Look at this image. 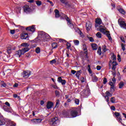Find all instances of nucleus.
Segmentation results:
<instances>
[{"mask_svg": "<svg viewBox=\"0 0 126 126\" xmlns=\"http://www.w3.org/2000/svg\"><path fill=\"white\" fill-rule=\"evenodd\" d=\"M21 47H25V48H22V49H19V50L15 52V56H17V57H19L20 58L21 56L24 55L25 53L28 52L30 49L28 48L29 47V45L27 43H23L21 44Z\"/></svg>", "mask_w": 126, "mask_h": 126, "instance_id": "1", "label": "nucleus"}, {"mask_svg": "<svg viewBox=\"0 0 126 126\" xmlns=\"http://www.w3.org/2000/svg\"><path fill=\"white\" fill-rule=\"evenodd\" d=\"M49 123L51 126H57L58 125H59V124H60V120L58 117H55L50 119L49 121Z\"/></svg>", "mask_w": 126, "mask_h": 126, "instance_id": "2", "label": "nucleus"}, {"mask_svg": "<svg viewBox=\"0 0 126 126\" xmlns=\"http://www.w3.org/2000/svg\"><path fill=\"white\" fill-rule=\"evenodd\" d=\"M39 35L40 36V38L39 39L40 42H46V33L44 32H39Z\"/></svg>", "mask_w": 126, "mask_h": 126, "instance_id": "3", "label": "nucleus"}, {"mask_svg": "<svg viewBox=\"0 0 126 126\" xmlns=\"http://www.w3.org/2000/svg\"><path fill=\"white\" fill-rule=\"evenodd\" d=\"M114 115L115 116V118H116L118 122L121 123V124L123 125V126H125V124L122 123V116H121V114H120V113L116 112L114 113Z\"/></svg>", "mask_w": 126, "mask_h": 126, "instance_id": "4", "label": "nucleus"}, {"mask_svg": "<svg viewBox=\"0 0 126 126\" xmlns=\"http://www.w3.org/2000/svg\"><path fill=\"white\" fill-rule=\"evenodd\" d=\"M24 8V12H26V13H30V12H32L33 11V10L30 8L29 5H25L23 6Z\"/></svg>", "mask_w": 126, "mask_h": 126, "instance_id": "5", "label": "nucleus"}, {"mask_svg": "<svg viewBox=\"0 0 126 126\" xmlns=\"http://www.w3.org/2000/svg\"><path fill=\"white\" fill-rule=\"evenodd\" d=\"M70 117L72 118H76L78 116V111L77 109H73L71 111L70 113Z\"/></svg>", "mask_w": 126, "mask_h": 126, "instance_id": "6", "label": "nucleus"}, {"mask_svg": "<svg viewBox=\"0 0 126 126\" xmlns=\"http://www.w3.org/2000/svg\"><path fill=\"white\" fill-rule=\"evenodd\" d=\"M118 24L121 28L126 30V23L124 21H121V19H118Z\"/></svg>", "mask_w": 126, "mask_h": 126, "instance_id": "7", "label": "nucleus"}, {"mask_svg": "<svg viewBox=\"0 0 126 126\" xmlns=\"http://www.w3.org/2000/svg\"><path fill=\"white\" fill-rule=\"evenodd\" d=\"M59 42H60V43H63V44H66L67 49H69V48H70V47H71V44L69 42H67L66 40H65L63 39L60 38Z\"/></svg>", "mask_w": 126, "mask_h": 126, "instance_id": "8", "label": "nucleus"}, {"mask_svg": "<svg viewBox=\"0 0 126 126\" xmlns=\"http://www.w3.org/2000/svg\"><path fill=\"white\" fill-rule=\"evenodd\" d=\"M26 30L27 31H30V32H32V33H34V32H35V31H36V28H35V25H32V26L27 27L26 29Z\"/></svg>", "mask_w": 126, "mask_h": 126, "instance_id": "9", "label": "nucleus"}, {"mask_svg": "<svg viewBox=\"0 0 126 126\" xmlns=\"http://www.w3.org/2000/svg\"><path fill=\"white\" fill-rule=\"evenodd\" d=\"M95 24L94 25V27L95 28H97V27H99V26L102 24V20H101L99 18H97L95 19Z\"/></svg>", "mask_w": 126, "mask_h": 126, "instance_id": "10", "label": "nucleus"}, {"mask_svg": "<svg viewBox=\"0 0 126 126\" xmlns=\"http://www.w3.org/2000/svg\"><path fill=\"white\" fill-rule=\"evenodd\" d=\"M31 75V71H24L22 74L23 77L25 78H28Z\"/></svg>", "mask_w": 126, "mask_h": 126, "instance_id": "11", "label": "nucleus"}, {"mask_svg": "<svg viewBox=\"0 0 126 126\" xmlns=\"http://www.w3.org/2000/svg\"><path fill=\"white\" fill-rule=\"evenodd\" d=\"M86 28L87 31H90V30L92 28V23L90 21L87 22L86 24Z\"/></svg>", "mask_w": 126, "mask_h": 126, "instance_id": "12", "label": "nucleus"}, {"mask_svg": "<svg viewBox=\"0 0 126 126\" xmlns=\"http://www.w3.org/2000/svg\"><path fill=\"white\" fill-rule=\"evenodd\" d=\"M89 95H90V91L87 89L84 90L83 91V95L84 96V97L86 98L87 97H88Z\"/></svg>", "mask_w": 126, "mask_h": 126, "instance_id": "13", "label": "nucleus"}, {"mask_svg": "<svg viewBox=\"0 0 126 126\" xmlns=\"http://www.w3.org/2000/svg\"><path fill=\"white\" fill-rule=\"evenodd\" d=\"M21 37L23 40H26L28 38V33L25 32H23L21 35Z\"/></svg>", "mask_w": 126, "mask_h": 126, "instance_id": "14", "label": "nucleus"}, {"mask_svg": "<svg viewBox=\"0 0 126 126\" xmlns=\"http://www.w3.org/2000/svg\"><path fill=\"white\" fill-rule=\"evenodd\" d=\"M58 81L59 83H61L62 85H65V83H66V81L65 80H63L62 77H58Z\"/></svg>", "mask_w": 126, "mask_h": 126, "instance_id": "15", "label": "nucleus"}, {"mask_svg": "<svg viewBox=\"0 0 126 126\" xmlns=\"http://www.w3.org/2000/svg\"><path fill=\"white\" fill-rule=\"evenodd\" d=\"M62 115L63 116L64 118H70V114H69V112L66 110L63 111Z\"/></svg>", "mask_w": 126, "mask_h": 126, "instance_id": "16", "label": "nucleus"}, {"mask_svg": "<svg viewBox=\"0 0 126 126\" xmlns=\"http://www.w3.org/2000/svg\"><path fill=\"white\" fill-rule=\"evenodd\" d=\"M53 106H54V103L51 101H48L46 105V108L49 110V109H52V108H53Z\"/></svg>", "mask_w": 126, "mask_h": 126, "instance_id": "17", "label": "nucleus"}, {"mask_svg": "<svg viewBox=\"0 0 126 126\" xmlns=\"http://www.w3.org/2000/svg\"><path fill=\"white\" fill-rule=\"evenodd\" d=\"M3 109L5 112H7V113H11L12 110L10 107H8L7 106L4 105L3 107Z\"/></svg>", "mask_w": 126, "mask_h": 126, "instance_id": "18", "label": "nucleus"}, {"mask_svg": "<svg viewBox=\"0 0 126 126\" xmlns=\"http://www.w3.org/2000/svg\"><path fill=\"white\" fill-rule=\"evenodd\" d=\"M92 76V81L93 82H97L98 81V77L95 75H91Z\"/></svg>", "mask_w": 126, "mask_h": 126, "instance_id": "19", "label": "nucleus"}, {"mask_svg": "<svg viewBox=\"0 0 126 126\" xmlns=\"http://www.w3.org/2000/svg\"><path fill=\"white\" fill-rule=\"evenodd\" d=\"M32 123H34L35 124H39V123H41L42 122V119H32Z\"/></svg>", "mask_w": 126, "mask_h": 126, "instance_id": "20", "label": "nucleus"}, {"mask_svg": "<svg viewBox=\"0 0 126 126\" xmlns=\"http://www.w3.org/2000/svg\"><path fill=\"white\" fill-rule=\"evenodd\" d=\"M117 65H118V63H117V62L113 61L112 62V69L114 71H116V68H117Z\"/></svg>", "mask_w": 126, "mask_h": 126, "instance_id": "21", "label": "nucleus"}, {"mask_svg": "<svg viewBox=\"0 0 126 126\" xmlns=\"http://www.w3.org/2000/svg\"><path fill=\"white\" fill-rule=\"evenodd\" d=\"M54 12L55 13L56 18H59V17H61V14H60V11H59V10L56 9L54 10Z\"/></svg>", "mask_w": 126, "mask_h": 126, "instance_id": "22", "label": "nucleus"}, {"mask_svg": "<svg viewBox=\"0 0 126 126\" xmlns=\"http://www.w3.org/2000/svg\"><path fill=\"white\" fill-rule=\"evenodd\" d=\"M9 58H10V56H7L5 55L3 56L2 59L4 62H8L9 61Z\"/></svg>", "mask_w": 126, "mask_h": 126, "instance_id": "23", "label": "nucleus"}, {"mask_svg": "<svg viewBox=\"0 0 126 126\" xmlns=\"http://www.w3.org/2000/svg\"><path fill=\"white\" fill-rule=\"evenodd\" d=\"M105 96H104L105 99H107V97H112L113 96V94L110 93V92L106 91L105 93Z\"/></svg>", "mask_w": 126, "mask_h": 126, "instance_id": "24", "label": "nucleus"}, {"mask_svg": "<svg viewBox=\"0 0 126 126\" xmlns=\"http://www.w3.org/2000/svg\"><path fill=\"white\" fill-rule=\"evenodd\" d=\"M92 48L93 51H96L98 49V45L96 43H93L92 44Z\"/></svg>", "mask_w": 126, "mask_h": 126, "instance_id": "25", "label": "nucleus"}, {"mask_svg": "<svg viewBox=\"0 0 126 126\" xmlns=\"http://www.w3.org/2000/svg\"><path fill=\"white\" fill-rule=\"evenodd\" d=\"M104 35H106L107 37L108 38V40L110 41H113V39L112 38V37L111 36V34L110 33V32L108 31V32L104 34Z\"/></svg>", "mask_w": 126, "mask_h": 126, "instance_id": "26", "label": "nucleus"}, {"mask_svg": "<svg viewBox=\"0 0 126 126\" xmlns=\"http://www.w3.org/2000/svg\"><path fill=\"white\" fill-rule=\"evenodd\" d=\"M118 10L121 14H123V15H125V14H126V11H125L124 9L120 8L118 9Z\"/></svg>", "mask_w": 126, "mask_h": 126, "instance_id": "27", "label": "nucleus"}, {"mask_svg": "<svg viewBox=\"0 0 126 126\" xmlns=\"http://www.w3.org/2000/svg\"><path fill=\"white\" fill-rule=\"evenodd\" d=\"M99 31L100 32H102V33H103V34H106V33H108V32H109V31H106V30L104 28H100Z\"/></svg>", "mask_w": 126, "mask_h": 126, "instance_id": "28", "label": "nucleus"}, {"mask_svg": "<svg viewBox=\"0 0 126 126\" xmlns=\"http://www.w3.org/2000/svg\"><path fill=\"white\" fill-rule=\"evenodd\" d=\"M97 53L99 56H101L102 55V48L101 47H98Z\"/></svg>", "mask_w": 126, "mask_h": 126, "instance_id": "29", "label": "nucleus"}, {"mask_svg": "<svg viewBox=\"0 0 126 126\" xmlns=\"http://www.w3.org/2000/svg\"><path fill=\"white\" fill-rule=\"evenodd\" d=\"M51 46L53 49H57V48H58V43L56 42H53L52 43Z\"/></svg>", "mask_w": 126, "mask_h": 126, "instance_id": "30", "label": "nucleus"}, {"mask_svg": "<svg viewBox=\"0 0 126 126\" xmlns=\"http://www.w3.org/2000/svg\"><path fill=\"white\" fill-rule=\"evenodd\" d=\"M67 25L71 29H73V28H74V24L72 23V22H70V24H67Z\"/></svg>", "mask_w": 126, "mask_h": 126, "instance_id": "31", "label": "nucleus"}, {"mask_svg": "<svg viewBox=\"0 0 126 126\" xmlns=\"http://www.w3.org/2000/svg\"><path fill=\"white\" fill-rule=\"evenodd\" d=\"M119 88L122 89V88H123V87H124V86H125V84H124V82L122 81L119 83Z\"/></svg>", "mask_w": 126, "mask_h": 126, "instance_id": "32", "label": "nucleus"}, {"mask_svg": "<svg viewBox=\"0 0 126 126\" xmlns=\"http://www.w3.org/2000/svg\"><path fill=\"white\" fill-rule=\"evenodd\" d=\"M6 52L8 55H10L11 53H12V49L10 48H9L6 50Z\"/></svg>", "mask_w": 126, "mask_h": 126, "instance_id": "33", "label": "nucleus"}, {"mask_svg": "<svg viewBox=\"0 0 126 126\" xmlns=\"http://www.w3.org/2000/svg\"><path fill=\"white\" fill-rule=\"evenodd\" d=\"M2 87H6V84L3 81H1V88H2Z\"/></svg>", "mask_w": 126, "mask_h": 126, "instance_id": "34", "label": "nucleus"}, {"mask_svg": "<svg viewBox=\"0 0 126 126\" xmlns=\"http://www.w3.org/2000/svg\"><path fill=\"white\" fill-rule=\"evenodd\" d=\"M110 86L111 87L110 88L111 92H114V91H115V89H114V87H115V85H114V84H112L110 85Z\"/></svg>", "mask_w": 126, "mask_h": 126, "instance_id": "35", "label": "nucleus"}, {"mask_svg": "<svg viewBox=\"0 0 126 126\" xmlns=\"http://www.w3.org/2000/svg\"><path fill=\"white\" fill-rule=\"evenodd\" d=\"M3 125H5V120L0 119V126H3Z\"/></svg>", "mask_w": 126, "mask_h": 126, "instance_id": "36", "label": "nucleus"}, {"mask_svg": "<svg viewBox=\"0 0 126 126\" xmlns=\"http://www.w3.org/2000/svg\"><path fill=\"white\" fill-rule=\"evenodd\" d=\"M102 51L103 53H106V52L108 51V49H107V46H106V45H104L102 46Z\"/></svg>", "mask_w": 126, "mask_h": 126, "instance_id": "37", "label": "nucleus"}, {"mask_svg": "<svg viewBox=\"0 0 126 126\" xmlns=\"http://www.w3.org/2000/svg\"><path fill=\"white\" fill-rule=\"evenodd\" d=\"M111 59H112L114 62H116V61L117 60V57L116 56V55H115V54L113 53L112 54V56H111Z\"/></svg>", "mask_w": 126, "mask_h": 126, "instance_id": "38", "label": "nucleus"}, {"mask_svg": "<svg viewBox=\"0 0 126 126\" xmlns=\"http://www.w3.org/2000/svg\"><path fill=\"white\" fill-rule=\"evenodd\" d=\"M73 42L75 46H78L79 45V40H74Z\"/></svg>", "mask_w": 126, "mask_h": 126, "instance_id": "39", "label": "nucleus"}, {"mask_svg": "<svg viewBox=\"0 0 126 126\" xmlns=\"http://www.w3.org/2000/svg\"><path fill=\"white\" fill-rule=\"evenodd\" d=\"M55 93L56 97H60L61 95V93L58 91H55Z\"/></svg>", "mask_w": 126, "mask_h": 126, "instance_id": "40", "label": "nucleus"}, {"mask_svg": "<svg viewBox=\"0 0 126 126\" xmlns=\"http://www.w3.org/2000/svg\"><path fill=\"white\" fill-rule=\"evenodd\" d=\"M110 101L114 104L116 103V98L115 97H112L110 99Z\"/></svg>", "mask_w": 126, "mask_h": 126, "instance_id": "41", "label": "nucleus"}, {"mask_svg": "<svg viewBox=\"0 0 126 126\" xmlns=\"http://www.w3.org/2000/svg\"><path fill=\"white\" fill-rule=\"evenodd\" d=\"M40 52H41V49H40V47H37L35 49V53H36V54H40Z\"/></svg>", "mask_w": 126, "mask_h": 126, "instance_id": "42", "label": "nucleus"}, {"mask_svg": "<svg viewBox=\"0 0 126 126\" xmlns=\"http://www.w3.org/2000/svg\"><path fill=\"white\" fill-rule=\"evenodd\" d=\"M36 3L38 6H40V5H42V1L40 0H36Z\"/></svg>", "mask_w": 126, "mask_h": 126, "instance_id": "43", "label": "nucleus"}, {"mask_svg": "<svg viewBox=\"0 0 126 126\" xmlns=\"http://www.w3.org/2000/svg\"><path fill=\"white\" fill-rule=\"evenodd\" d=\"M96 36L97 38H102V34H101V33H100V32H98L96 34Z\"/></svg>", "mask_w": 126, "mask_h": 126, "instance_id": "44", "label": "nucleus"}, {"mask_svg": "<svg viewBox=\"0 0 126 126\" xmlns=\"http://www.w3.org/2000/svg\"><path fill=\"white\" fill-rule=\"evenodd\" d=\"M80 72H81V70H79L76 73V76L78 78H79V76L80 75Z\"/></svg>", "mask_w": 126, "mask_h": 126, "instance_id": "45", "label": "nucleus"}, {"mask_svg": "<svg viewBox=\"0 0 126 126\" xmlns=\"http://www.w3.org/2000/svg\"><path fill=\"white\" fill-rule=\"evenodd\" d=\"M88 67L89 68L88 70L90 74H91V73H92V70H91V68L90 67V65H88Z\"/></svg>", "mask_w": 126, "mask_h": 126, "instance_id": "46", "label": "nucleus"}, {"mask_svg": "<svg viewBox=\"0 0 126 126\" xmlns=\"http://www.w3.org/2000/svg\"><path fill=\"white\" fill-rule=\"evenodd\" d=\"M66 21L67 22V24H70V22H71V21H70V19H69V18H68V17L67 16V17L66 18V19H65Z\"/></svg>", "mask_w": 126, "mask_h": 126, "instance_id": "47", "label": "nucleus"}, {"mask_svg": "<svg viewBox=\"0 0 126 126\" xmlns=\"http://www.w3.org/2000/svg\"><path fill=\"white\" fill-rule=\"evenodd\" d=\"M56 63L57 61L55 60V59H54L50 62L51 64H54V63Z\"/></svg>", "mask_w": 126, "mask_h": 126, "instance_id": "48", "label": "nucleus"}, {"mask_svg": "<svg viewBox=\"0 0 126 126\" xmlns=\"http://www.w3.org/2000/svg\"><path fill=\"white\" fill-rule=\"evenodd\" d=\"M79 34L80 35L82 38H84L85 36L83 35V33L81 32V31L79 30Z\"/></svg>", "mask_w": 126, "mask_h": 126, "instance_id": "49", "label": "nucleus"}, {"mask_svg": "<svg viewBox=\"0 0 126 126\" xmlns=\"http://www.w3.org/2000/svg\"><path fill=\"white\" fill-rule=\"evenodd\" d=\"M121 47L123 51H125L126 50V47L125 44L124 43L121 44Z\"/></svg>", "mask_w": 126, "mask_h": 126, "instance_id": "50", "label": "nucleus"}, {"mask_svg": "<svg viewBox=\"0 0 126 126\" xmlns=\"http://www.w3.org/2000/svg\"><path fill=\"white\" fill-rule=\"evenodd\" d=\"M31 54H30V53H28L26 54V58H31Z\"/></svg>", "mask_w": 126, "mask_h": 126, "instance_id": "51", "label": "nucleus"}, {"mask_svg": "<svg viewBox=\"0 0 126 126\" xmlns=\"http://www.w3.org/2000/svg\"><path fill=\"white\" fill-rule=\"evenodd\" d=\"M120 39L121 40L122 42L123 43H126V40H125V37L122 36L120 37Z\"/></svg>", "mask_w": 126, "mask_h": 126, "instance_id": "52", "label": "nucleus"}, {"mask_svg": "<svg viewBox=\"0 0 126 126\" xmlns=\"http://www.w3.org/2000/svg\"><path fill=\"white\" fill-rule=\"evenodd\" d=\"M88 38L89 39L90 42H94V38H93L92 37H89Z\"/></svg>", "mask_w": 126, "mask_h": 126, "instance_id": "53", "label": "nucleus"}, {"mask_svg": "<svg viewBox=\"0 0 126 126\" xmlns=\"http://www.w3.org/2000/svg\"><path fill=\"white\" fill-rule=\"evenodd\" d=\"M75 103L76 105H78L79 104V99H76L75 100Z\"/></svg>", "mask_w": 126, "mask_h": 126, "instance_id": "54", "label": "nucleus"}, {"mask_svg": "<svg viewBox=\"0 0 126 126\" xmlns=\"http://www.w3.org/2000/svg\"><path fill=\"white\" fill-rule=\"evenodd\" d=\"M110 109L112 111H116V107H115V106L114 105L111 106V107H110Z\"/></svg>", "mask_w": 126, "mask_h": 126, "instance_id": "55", "label": "nucleus"}, {"mask_svg": "<svg viewBox=\"0 0 126 126\" xmlns=\"http://www.w3.org/2000/svg\"><path fill=\"white\" fill-rule=\"evenodd\" d=\"M47 2H50V4L51 5V6H54V4L53 3V1L50 0H47Z\"/></svg>", "mask_w": 126, "mask_h": 126, "instance_id": "56", "label": "nucleus"}, {"mask_svg": "<svg viewBox=\"0 0 126 126\" xmlns=\"http://www.w3.org/2000/svg\"><path fill=\"white\" fill-rule=\"evenodd\" d=\"M83 50H84V51H87V48L86 47V45L83 44Z\"/></svg>", "mask_w": 126, "mask_h": 126, "instance_id": "57", "label": "nucleus"}, {"mask_svg": "<svg viewBox=\"0 0 126 126\" xmlns=\"http://www.w3.org/2000/svg\"><path fill=\"white\" fill-rule=\"evenodd\" d=\"M117 57H118V62H122V59H121V56H120V55H118Z\"/></svg>", "mask_w": 126, "mask_h": 126, "instance_id": "58", "label": "nucleus"}, {"mask_svg": "<svg viewBox=\"0 0 126 126\" xmlns=\"http://www.w3.org/2000/svg\"><path fill=\"white\" fill-rule=\"evenodd\" d=\"M108 82V80H107V78H104L103 79V84H106Z\"/></svg>", "mask_w": 126, "mask_h": 126, "instance_id": "59", "label": "nucleus"}, {"mask_svg": "<svg viewBox=\"0 0 126 126\" xmlns=\"http://www.w3.org/2000/svg\"><path fill=\"white\" fill-rule=\"evenodd\" d=\"M10 33L12 35H13L15 33V30H10Z\"/></svg>", "mask_w": 126, "mask_h": 126, "instance_id": "60", "label": "nucleus"}, {"mask_svg": "<svg viewBox=\"0 0 126 126\" xmlns=\"http://www.w3.org/2000/svg\"><path fill=\"white\" fill-rule=\"evenodd\" d=\"M106 100V102L109 104L110 103V97H107L106 98H105Z\"/></svg>", "mask_w": 126, "mask_h": 126, "instance_id": "61", "label": "nucleus"}, {"mask_svg": "<svg viewBox=\"0 0 126 126\" xmlns=\"http://www.w3.org/2000/svg\"><path fill=\"white\" fill-rule=\"evenodd\" d=\"M101 68H102V67L100 65H97L96 66V69L97 70H100L101 69Z\"/></svg>", "mask_w": 126, "mask_h": 126, "instance_id": "62", "label": "nucleus"}, {"mask_svg": "<svg viewBox=\"0 0 126 126\" xmlns=\"http://www.w3.org/2000/svg\"><path fill=\"white\" fill-rule=\"evenodd\" d=\"M80 81H81V82H82V83H83L85 82L84 77H81L80 78Z\"/></svg>", "mask_w": 126, "mask_h": 126, "instance_id": "63", "label": "nucleus"}, {"mask_svg": "<svg viewBox=\"0 0 126 126\" xmlns=\"http://www.w3.org/2000/svg\"><path fill=\"white\" fill-rule=\"evenodd\" d=\"M116 71H114V72L112 71V74L113 75V77L115 76V77H116Z\"/></svg>", "mask_w": 126, "mask_h": 126, "instance_id": "64", "label": "nucleus"}]
</instances>
